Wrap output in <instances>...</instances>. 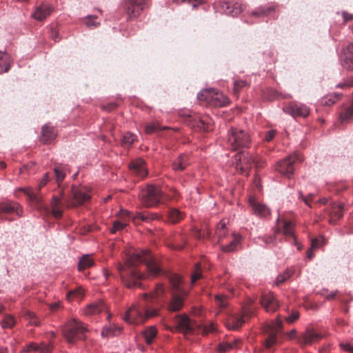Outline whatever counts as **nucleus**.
Here are the masks:
<instances>
[{"instance_id":"f257e3e1","label":"nucleus","mask_w":353,"mask_h":353,"mask_svg":"<svg viewBox=\"0 0 353 353\" xmlns=\"http://www.w3.org/2000/svg\"><path fill=\"white\" fill-rule=\"evenodd\" d=\"M126 259L123 266L119 268V272L123 281L128 288L141 287L140 281L145 278L141 273L139 266L145 264L149 274L157 276L162 272L159 259L147 250L126 251Z\"/></svg>"},{"instance_id":"f03ea898","label":"nucleus","mask_w":353,"mask_h":353,"mask_svg":"<svg viewBox=\"0 0 353 353\" xmlns=\"http://www.w3.org/2000/svg\"><path fill=\"white\" fill-rule=\"evenodd\" d=\"M171 299L167 305L169 312H175L183 307L185 299L188 296V292L181 287L182 278L176 274L168 275Z\"/></svg>"},{"instance_id":"7ed1b4c3","label":"nucleus","mask_w":353,"mask_h":353,"mask_svg":"<svg viewBox=\"0 0 353 353\" xmlns=\"http://www.w3.org/2000/svg\"><path fill=\"white\" fill-rule=\"evenodd\" d=\"M158 315V310L150 308L146 303L133 304L125 312L123 320L128 323L139 325Z\"/></svg>"},{"instance_id":"20e7f679","label":"nucleus","mask_w":353,"mask_h":353,"mask_svg":"<svg viewBox=\"0 0 353 353\" xmlns=\"http://www.w3.org/2000/svg\"><path fill=\"white\" fill-rule=\"evenodd\" d=\"M87 199L85 194L77 187H73L71 190V196L70 198L65 197L64 193L61 194V198L54 196L52 198L50 203L52 213L54 218L59 219L62 216V211L59 208L61 205V200H63L68 207L76 206L83 203Z\"/></svg>"},{"instance_id":"39448f33","label":"nucleus","mask_w":353,"mask_h":353,"mask_svg":"<svg viewBox=\"0 0 353 353\" xmlns=\"http://www.w3.org/2000/svg\"><path fill=\"white\" fill-rule=\"evenodd\" d=\"M63 336L68 343L73 344L85 337L86 327L79 321L73 319L64 323L61 327Z\"/></svg>"},{"instance_id":"423d86ee","label":"nucleus","mask_w":353,"mask_h":353,"mask_svg":"<svg viewBox=\"0 0 353 353\" xmlns=\"http://www.w3.org/2000/svg\"><path fill=\"white\" fill-rule=\"evenodd\" d=\"M175 321L176 329L185 334L197 332L203 334H207L214 330L212 325H198L192 323L186 314L176 315L175 316Z\"/></svg>"},{"instance_id":"0eeeda50","label":"nucleus","mask_w":353,"mask_h":353,"mask_svg":"<svg viewBox=\"0 0 353 353\" xmlns=\"http://www.w3.org/2000/svg\"><path fill=\"white\" fill-rule=\"evenodd\" d=\"M251 141L248 132L237 128H231L228 133V142L233 150L248 148Z\"/></svg>"},{"instance_id":"6e6552de","label":"nucleus","mask_w":353,"mask_h":353,"mask_svg":"<svg viewBox=\"0 0 353 353\" xmlns=\"http://www.w3.org/2000/svg\"><path fill=\"white\" fill-rule=\"evenodd\" d=\"M283 330V318L278 316L274 321H271L263 327V332L266 336L264 341L265 347L270 349L277 343L278 334Z\"/></svg>"},{"instance_id":"1a4fd4ad","label":"nucleus","mask_w":353,"mask_h":353,"mask_svg":"<svg viewBox=\"0 0 353 353\" xmlns=\"http://www.w3.org/2000/svg\"><path fill=\"white\" fill-rule=\"evenodd\" d=\"M163 197L161 188L152 184L148 185L140 194L142 204L147 208L157 206L163 201Z\"/></svg>"},{"instance_id":"9d476101","label":"nucleus","mask_w":353,"mask_h":353,"mask_svg":"<svg viewBox=\"0 0 353 353\" xmlns=\"http://www.w3.org/2000/svg\"><path fill=\"white\" fill-rule=\"evenodd\" d=\"M197 99L200 101H206L218 107L225 106L229 103V99L225 95L213 88L200 92L197 94Z\"/></svg>"},{"instance_id":"9b49d317","label":"nucleus","mask_w":353,"mask_h":353,"mask_svg":"<svg viewBox=\"0 0 353 353\" xmlns=\"http://www.w3.org/2000/svg\"><path fill=\"white\" fill-rule=\"evenodd\" d=\"M296 330L294 329L286 334L290 339H297V342L301 346L312 344L322 339V336L320 334L311 329H307L299 336H296Z\"/></svg>"},{"instance_id":"f8f14e48","label":"nucleus","mask_w":353,"mask_h":353,"mask_svg":"<svg viewBox=\"0 0 353 353\" xmlns=\"http://www.w3.org/2000/svg\"><path fill=\"white\" fill-rule=\"evenodd\" d=\"M236 161V168L242 173L248 172L253 165L257 167L261 166V163L252 157L249 153L241 152L234 157Z\"/></svg>"},{"instance_id":"ddd939ff","label":"nucleus","mask_w":353,"mask_h":353,"mask_svg":"<svg viewBox=\"0 0 353 353\" xmlns=\"http://www.w3.org/2000/svg\"><path fill=\"white\" fill-rule=\"evenodd\" d=\"M301 161V157L298 154H295L278 162L276 165V170L281 174L290 178L294 173V164L296 162Z\"/></svg>"},{"instance_id":"4468645a","label":"nucleus","mask_w":353,"mask_h":353,"mask_svg":"<svg viewBox=\"0 0 353 353\" xmlns=\"http://www.w3.org/2000/svg\"><path fill=\"white\" fill-rule=\"evenodd\" d=\"M253 313L252 308L250 305L243 306L242 314L231 316L228 322V326L230 329L237 330L240 328L245 321V318H249Z\"/></svg>"},{"instance_id":"2eb2a0df","label":"nucleus","mask_w":353,"mask_h":353,"mask_svg":"<svg viewBox=\"0 0 353 353\" xmlns=\"http://www.w3.org/2000/svg\"><path fill=\"white\" fill-rule=\"evenodd\" d=\"M145 0H124L123 9L125 10L128 19L137 17L143 9Z\"/></svg>"},{"instance_id":"dca6fc26","label":"nucleus","mask_w":353,"mask_h":353,"mask_svg":"<svg viewBox=\"0 0 353 353\" xmlns=\"http://www.w3.org/2000/svg\"><path fill=\"white\" fill-rule=\"evenodd\" d=\"M260 303L267 312H274L280 306L276 295L272 292L263 293Z\"/></svg>"},{"instance_id":"f3484780","label":"nucleus","mask_w":353,"mask_h":353,"mask_svg":"<svg viewBox=\"0 0 353 353\" xmlns=\"http://www.w3.org/2000/svg\"><path fill=\"white\" fill-rule=\"evenodd\" d=\"M283 110L293 117H306L310 113V109L306 105L298 103H292L283 107Z\"/></svg>"},{"instance_id":"a211bd4d","label":"nucleus","mask_w":353,"mask_h":353,"mask_svg":"<svg viewBox=\"0 0 353 353\" xmlns=\"http://www.w3.org/2000/svg\"><path fill=\"white\" fill-rule=\"evenodd\" d=\"M248 202L252 213L254 215L259 217L265 218L270 214V208L265 204L260 202L254 197H250Z\"/></svg>"},{"instance_id":"6ab92c4d","label":"nucleus","mask_w":353,"mask_h":353,"mask_svg":"<svg viewBox=\"0 0 353 353\" xmlns=\"http://www.w3.org/2000/svg\"><path fill=\"white\" fill-rule=\"evenodd\" d=\"M276 225L278 227H282V232L285 236V241L297 243V239L294 234V225L288 220H280L278 217L276 219Z\"/></svg>"},{"instance_id":"aec40b11","label":"nucleus","mask_w":353,"mask_h":353,"mask_svg":"<svg viewBox=\"0 0 353 353\" xmlns=\"http://www.w3.org/2000/svg\"><path fill=\"white\" fill-rule=\"evenodd\" d=\"M2 214H15L17 216H23V208L21 205L16 201H6L0 203V216Z\"/></svg>"},{"instance_id":"412c9836","label":"nucleus","mask_w":353,"mask_h":353,"mask_svg":"<svg viewBox=\"0 0 353 353\" xmlns=\"http://www.w3.org/2000/svg\"><path fill=\"white\" fill-rule=\"evenodd\" d=\"M131 212L128 210H121L120 212V217L119 220L113 222L112 228L110 229L111 233H117L123 230L128 224V222L132 219Z\"/></svg>"},{"instance_id":"4be33fe9","label":"nucleus","mask_w":353,"mask_h":353,"mask_svg":"<svg viewBox=\"0 0 353 353\" xmlns=\"http://www.w3.org/2000/svg\"><path fill=\"white\" fill-rule=\"evenodd\" d=\"M130 171L139 178H143L148 174V170L145 161L141 159L132 161L128 165Z\"/></svg>"},{"instance_id":"5701e85b","label":"nucleus","mask_w":353,"mask_h":353,"mask_svg":"<svg viewBox=\"0 0 353 353\" xmlns=\"http://www.w3.org/2000/svg\"><path fill=\"white\" fill-rule=\"evenodd\" d=\"M341 64L347 70H353V43L343 49Z\"/></svg>"},{"instance_id":"b1692460","label":"nucleus","mask_w":353,"mask_h":353,"mask_svg":"<svg viewBox=\"0 0 353 353\" xmlns=\"http://www.w3.org/2000/svg\"><path fill=\"white\" fill-rule=\"evenodd\" d=\"M241 341L238 339H234L232 341H227L220 343L216 348L219 353H225L232 350L239 348Z\"/></svg>"},{"instance_id":"393cba45","label":"nucleus","mask_w":353,"mask_h":353,"mask_svg":"<svg viewBox=\"0 0 353 353\" xmlns=\"http://www.w3.org/2000/svg\"><path fill=\"white\" fill-rule=\"evenodd\" d=\"M343 204L338 202H331L329 213L330 214V221L335 223L336 221L343 216Z\"/></svg>"},{"instance_id":"a878e982","label":"nucleus","mask_w":353,"mask_h":353,"mask_svg":"<svg viewBox=\"0 0 353 353\" xmlns=\"http://www.w3.org/2000/svg\"><path fill=\"white\" fill-rule=\"evenodd\" d=\"M41 141L45 144L50 143L57 137V131L54 127L45 125L42 128Z\"/></svg>"},{"instance_id":"bb28decb","label":"nucleus","mask_w":353,"mask_h":353,"mask_svg":"<svg viewBox=\"0 0 353 353\" xmlns=\"http://www.w3.org/2000/svg\"><path fill=\"white\" fill-rule=\"evenodd\" d=\"M52 8L48 4H42L37 7L32 16L37 20L41 21L50 14Z\"/></svg>"},{"instance_id":"cd10ccee","label":"nucleus","mask_w":353,"mask_h":353,"mask_svg":"<svg viewBox=\"0 0 353 353\" xmlns=\"http://www.w3.org/2000/svg\"><path fill=\"white\" fill-rule=\"evenodd\" d=\"M159 217V215L156 213H149L147 214H145L142 212H137L132 217V221L135 224H139L141 221L144 222H149L152 220L157 219Z\"/></svg>"},{"instance_id":"c85d7f7f","label":"nucleus","mask_w":353,"mask_h":353,"mask_svg":"<svg viewBox=\"0 0 353 353\" xmlns=\"http://www.w3.org/2000/svg\"><path fill=\"white\" fill-rule=\"evenodd\" d=\"M188 157L186 154H180L172 163V169L174 171H182L189 165Z\"/></svg>"},{"instance_id":"c756f323","label":"nucleus","mask_w":353,"mask_h":353,"mask_svg":"<svg viewBox=\"0 0 353 353\" xmlns=\"http://www.w3.org/2000/svg\"><path fill=\"white\" fill-rule=\"evenodd\" d=\"M85 296V290L81 286L77 287L74 290H70L67 293L66 298L69 301H77L78 302L83 300Z\"/></svg>"},{"instance_id":"7c9ffc66","label":"nucleus","mask_w":353,"mask_h":353,"mask_svg":"<svg viewBox=\"0 0 353 353\" xmlns=\"http://www.w3.org/2000/svg\"><path fill=\"white\" fill-rule=\"evenodd\" d=\"M12 63L11 58L6 52H0V73L9 70Z\"/></svg>"},{"instance_id":"2f4dec72","label":"nucleus","mask_w":353,"mask_h":353,"mask_svg":"<svg viewBox=\"0 0 353 353\" xmlns=\"http://www.w3.org/2000/svg\"><path fill=\"white\" fill-rule=\"evenodd\" d=\"M90 315L97 314L102 312H108V309L104 303L100 300L97 302L90 303Z\"/></svg>"},{"instance_id":"473e14b6","label":"nucleus","mask_w":353,"mask_h":353,"mask_svg":"<svg viewBox=\"0 0 353 353\" xmlns=\"http://www.w3.org/2000/svg\"><path fill=\"white\" fill-rule=\"evenodd\" d=\"M142 334L144 336L145 343L150 345L156 338L157 330L154 326H149L142 332Z\"/></svg>"},{"instance_id":"72a5a7b5","label":"nucleus","mask_w":353,"mask_h":353,"mask_svg":"<svg viewBox=\"0 0 353 353\" xmlns=\"http://www.w3.org/2000/svg\"><path fill=\"white\" fill-rule=\"evenodd\" d=\"M17 191H21L23 192L28 198V199L32 202H34L37 204H39L41 202V199L39 196L32 192L31 188L30 187H26V188H19L15 190L14 194H17Z\"/></svg>"},{"instance_id":"f704fd0d","label":"nucleus","mask_w":353,"mask_h":353,"mask_svg":"<svg viewBox=\"0 0 353 353\" xmlns=\"http://www.w3.org/2000/svg\"><path fill=\"white\" fill-rule=\"evenodd\" d=\"M341 96V94L337 93L328 94L322 98L321 104L323 105H331L338 101Z\"/></svg>"},{"instance_id":"c9c22d12","label":"nucleus","mask_w":353,"mask_h":353,"mask_svg":"<svg viewBox=\"0 0 353 353\" xmlns=\"http://www.w3.org/2000/svg\"><path fill=\"white\" fill-rule=\"evenodd\" d=\"M122 327L117 326L115 325H110L103 328L101 334L104 336H115L121 333Z\"/></svg>"},{"instance_id":"e433bc0d","label":"nucleus","mask_w":353,"mask_h":353,"mask_svg":"<svg viewBox=\"0 0 353 353\" xmlns=\"http://www.w3.org/2000/svg\"><path fill=\"white\" fill-rule=\"evenodd\" d=\"M137 140V136L130 132L123 134L121 139V145L124 148L130 147Z\"/></svg>"},{"instance_id":"4c0bfd02","label":"nucleus","mask_w":353,"mask_h":353,"mask_svg":"<svg viewBox=\"0 0 353 353\" xmlns=\"http://www.w3.org/2000/svg\"><path fill=\"white\" fill-rule=\"evenodd\" d=\"M165 292V287L161 283L156 285L155 290L150 294H143V297L145 301L148 297L151 299H157Z\"/></svg>"},{"instance_id":"58836bf2","label":"nucleus","mask_w":353,"mask_h":353,"mask_svg":"<svg viewBox=\"0 0 353 353\" xmlns=\"http://www.w3.org/2000/svg\"><path fill=\"white\" fill-rule=\"evenodd\" d=\"M54 172L55 174L56 182L58 185L60 186L61 183L64 180L65 177V168L61 165H59L54 167Z\"/></svg>"},{"instance_id":"ea45409f","label":"nucleus","mask_w":353,"mask_h":353,"mask_svg":"<svg viewBox=\"0 0 353 353\" xmlns=\"http://www.w3.org/2000/svg\"><path fill=\"white\" fill-rule=\"evenodd\" d=\"M23 316L26 320L29 321V323L35 326H38L40 324V321L39 318L37 316L35 313L26 310L23 312Z\"/></svg>"},{"instance_id":"a19ab883","label":"nucleus","mask_w":353,"mask_h":353,"mask_svg":"<svg viewBox=\"0 0 353 353\" xmlns=\"http://www.w3.org/2000/svg\"><path fill=\"white\" fill-rule=\"evenodd\" d=\"M353 117V103L346 108L340 114V120L342 123L347 122Z\"/></svg>"},{"instance_id":"79ce46f5","label":"nucleus","mask_w":353,"mask_h":353,"mask_svg":"<svg viewBox=\"0 0 353 353\" xmlns=\"http://www.w3.org/2000/svg\"><path fill=\"white\" fill-rule=\"evenodd\" d=\"M94 13L90 14V28L91 26L97 27L100 24V21L98 20L99 17L101 16V10L99 9H95Z\"/></svg>"},{"instance_id":"37998d69","label":"nucleus","mask_w":353,"mask_h":353,"mask_svg":"<svg viewBox=\"0 0 353 353\" xmlns=\"http://www.w3.org/2000/svg\"><path fill=\"white\" fill-rule=\"evenodd\" d=\"M169 220L172 223H176L183 217L181 212L175 208L171 209L169 211Z\"/></svg>"},{"instance_id":"c03bdc74","label":"nucleus","mask_w":353,"mask_h":353,"mask_svg":"<svg viewBox=\"0 0 353 353\" xmlns=\"http://www.w3.org/2000/svg\"><path fill=\"white\" fill-rule=\"evenodd\" d=\"M294 271L291 269H288L283 274H279L276 280V284L279 285L286 281L293 274Z\"/></svg>"},{"instance_id":"a18cd8bd","label":"nucleus","mask_w":353,"mask_h":353,"mask_svg":"<svg viewBox=\"0 0 353 353\" xmlns=\"http://www.w3.org/2000/svg\"><path fill=\"white\" fill-rule=\"evenodd\" d=\"M228 223V220L223 219L216 225V234L219 237L224 236L226 231V225Z\"/></svg>"},{"instance_id":"49530a36","label":"nucleus","mask_w":353,"mask_h":353,"mask_svg":"<svg viewBox=\"0 0 353 353\" xmlns=\"http://www.w3.org/2000/svg\"><path fill=\"white\" fill-rule=\"evenodd\" d=\"M15 324V319L11 315H7L1 321V325L3 328H12Z\"/></svg>"},{"instance_id":"de8ad7c7","label":"nucleus","mask_w":353,"mask_h":353,"mask_svg":"<svg viewBox=\"0 0 353 353\" xmlns=\"http://www.w3.org/2000/svg\"><path fill=\"white\" fill-rule=\"evenodd\" d=\"M214 298L216 304L220 308H225L228 305V299L226 296L216 294Z\"/></svg>"},{"instance_id":"09e8293b","label":"nucleus","mask_w":353,"mask_h":353,"mask_svg":"<svg viewBox=\"0 0 353 353\" xmlns=\"http://www.w3.org/2000/svg\"><path fill=\"white\" fill-rule=\"evenodd\" d=\"M243 10L242 5L238 2L231 3V11L230 14L232 16H236L239 14Z\"/></svg>"},{"instance_id":"8fccbe9b","label":"nucleus","mask_w":353,"mask_h":353,"mask_svg":"<svg viewBox=\"0 0 353 353\" xmlns=\"http://www.w3.org/2000/svg\"><path fill=\"white\" fill-rule=\"evenodd\" d=\"M201 277V268L200 263H196L194 272L192 275V283H195L198 279Z\"/></svg>"},{"instance_id":"3c124183","label":"nucleus","mask_w":353,"mask_h":353,"mask_svg":"<svg viewBox=\"0 0 353 353\" xmlns=\"http://www.w3.org/2000/svg\"><path fill=\"white\" fill-rule=\"evenodd\" d=\"M300 314L299 312L296 310H293L292 313L288 316L285 317L286 322L290 324L294 323L296 321L299 319Z\"/></svg>"},{"instance_id":"603ef678","label":"nucleus","mask_w":353,"mask_h":353,"mask_svg":"<svg viewBox=\"0 0 353 353\" xmlns=\"http://www.w3.org/2000/svg\"><path fill=\"white\" fill-rule=\"evenodd\" d=\"M87 267H88V254H85L79 262L78 270L81 272Z\"/></svg>"},{"instance_id":"864d4df0","label":"nucleus","mask_w":353,"mask_h":353,"mask_svg":"<svg viewBox=\"0 0 353 353\" xmlns=\"http://www.w3.org/2000/svg\"><path fill=\"white\" fill-rule=\"evenodd\" d=\"M314 194H309L307 196H304L302 193V192H299V196L301 200L309 207H311V201H312L314 198Z\"/></svg>"},{"instance_id":"5fc2aeb1","label":"nucleus","mask_w":353,"mask_h":353,"mask_svg":"<svg viewBox=\"0 0 353 353\" xmlns=\"http://www.w3.org/2000/svg\"><path fill=\"white\" fill-rule=\"evenodd\" d=\"M39 352L41 353H50L52 350V345L50 343H41L39 344Z\"/></svg>"},{"instance_id":"6e6d98bb","label":"nucleus","mask_w":353,"mask_h":353,"mask_svg":"<svg viewBox=\"0 0 353 353\" xmlns=\"http://www.w3.org/2000/svg\"><path fill=\"white\" fill-rule=\"evenodd\" d=\"M159 129V127L158 124L155 123H149L145 125V132L147 134H152Z\"/></svg>"},{"instance_id":"4d7b16f0","label":"nucleus","mask_w":353,"mask_h":353,"mask_svg":"<svg viewBox=\"0 0 353 353\" xmlns=\"http://www.w3.org/2000/svg\"><path fill=\"white\" fill-rule=\"evenodd\" d=\"M247 85L246 81L243 80L236 81L234 83V92L237 94L240 90Z\"/></svg>"},{"instance_id":"13d9d810","label":"nucleus","mask_w":353,"mask_h":353,"mask_svg":"<svg viewBox=\"0 0 353 353\" xmlns=\"http://www.w3.org/2000/svg\"><path fill=\"white\" fill-rule=\"evenodd\" d=\"M220 6L222 10L227 14H230L231 11V2L223 1L220 2Z\"/></svg>"},{"instance_id":"bf43d9fd","label":"nucleus","mask_w":353,"mask_h":353,"mask_svg":"<svg viewBox=\"0 0 353 353\" xmlns=\"http://www.w3.org/2000/svg\"><path fill=\"white\" fill-rule=\"evenodd\" d=\"M237 244H225L221 246V249L225 252H231L236 250Z\"/></svg>"},{"instance_id":"052dcab7","label":"nucleus","mask_w":353,"mask_h":353,"mask_svg":"<svg viewBox=\"0 0 353 353\" xmlns=\"http://www.w3.org/2000/svg\"><path fill=\"white\" fill-rule=\"evenodd\" d=\"M320 244H312L310 248L307 251V257L312 259L314 256V251L319 248Z\"/></svg>"},{"instance_id":"680f3d73","label":"nucleus","mask_w":353,"mask_h":353,"mask_svg":"<svg viewBox=\"0 0 353 353\" xmlns=\"http://www.w3.org/2000/svg\"><path fill=\"white\" fill-rule=\"evenodd\" d=\"M49 179H50L49 173L48 172L45 173L39 183V190H40L42 187L46 185V184L49 181Z\"/></svg>"},{"instance_id":"e2e57ef3","label":"nucleus","mask_w":353,"mask_h":353,"mask_svg":"<svg viewBox=\"0 0 353 353\" xmlns=\"http://www.w3.org/2000/svg\"><path fill=\"white\" fill-rule=\"evenodd\" d=\"M340 347L345 351L353 353V347L350 343H340Z\"/></svg>"},{"instance_id":"0e129e2a","label":"nucleus","mask_w":353,"mask_h":353,"mask_svg":"<svg viewBox=\"0 0 353 353\" xmlns=\"http://www.w3.org/2000/svg\"><path fill=\"white\" fill-rule=\"evenodd\" d=\"M39 344H37V343H30L27 347H26V350L27 352H30V351H36V352H39Z\"/></svg>"},{"instance_id":"69168bd1","label":"nucleus","mask_w":353,"mask_h":353,"mask_svg":"<svg viewBox=\"0 0 353 353\" xmlns=\"http://www.w3.org/2000/svg\"><path fill=\"white\" fill-rule=\"evenodd\" d=\"M275 134H276L275 130H270V131L267 132L265 134V141H271L274 138Z\"/></svg>"},{"instance_id":"338daca9","label":"nucleus","mask_w":353,"mask_h":353,"mask_svg":"<svg viewBox=\"0 0 353 353\" xmlns=\"http://www.w3.org/2000/svg\"><path fill=\"white\" fill-rule=\"evenodd\" d=\"M49 307L52 312H55L61 307L60 302L49 304Z\"/></svg>"},{"instance_id":"774afa93","label":"nucleus","mask_w":353,"mask_h":353,"mask_svg":"<svg viewBox=\"0 0 353 353\" xmlns=\"http://www.w3.org/2000/svg\"><path fill=\"white\" fill-rule=\"evenodd\" d=\"M50 37H51V38H52L54 41H59V33H58V32H57L56 30H54V29H52V30H51Z\"/></svg>"}]
</instances>
